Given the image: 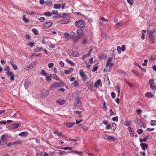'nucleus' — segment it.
Segmentation results:
<instances>
[{
  "mask_svg": "<svg viewBox=\"0 0 156 156\" xmlns=\"http://www.w3.org/2000/svg\"><path fill=\"white\" fill-rule=\"evenodd\" d=\"M64 35L66 39L67 40H68L69 39V35L68 33H64Z\"/></svg>",
  "mask_w": 156,
  "mask_h": 156,
  "instance_id": "obj_32",
  "label": "nucleus"
},
{
  "mask_svg": "<svg viewBox=\"0 0 156 156\" xmlns=\"http://www.w3.org/2000/svg\"><path fill=\"white\" fill-rule=\"evenodd\" d=\"M69 153H73V154H78L79 155H82L83 154L82 152H78L75 150L69 152Z\"/></svg>",
  "mask_w": 156,
  "mask_h": 156,
  "instance_id": "obj_14",
  "label": "nucleus"
},
{
  "mask_svg": "<svg viewBox=\"0 0 156 156\" xmlns=\"http://www.w3.org/2000/svg\"><path fill=\"white\" fill-rule=\"evenodd\" d=\"M74 85L75 87H78L79 86V83L77 80H75L74 82Z\"/></svg>",
  "mask_w": 156,
  "mask_h": 156,
  "instance_id": "obj_46",
  "label": "nucleus"
},
{
  "mask_svg": "<svg viewBox=\"0 0 156 156\" xmlns=\"http://www.w3.org/2000/svg\"><path fill=\"white\" fill-rule=\"evenodd\" d=\"M43 49V47L41 46H37L36 48L34 49V51L35 52H37L41 51Z\"/></svg>",
  "mask_w": 156,
  "mask_h": 156,
  "instance_id": "obj_19",
  "label": "nucleus"
},
{
  "mask_svg": "<svg viewBox=\"0 0 156 156\" xmlns=\"http://www.w3.org/2000/svg\"><path fill=\"white\" fill-rule=\"evenodd\" d=\"M121 50L122 51H124L126 50V46H125V45H122V47H121Z\"/></svg>",
  "mask_w": 156,
  "mask_h": 156,
  "instance_id": "obj_62",
  "label": "nucleus"
},
{
  "mask_svg": "<svg viewBox=\"0 0 156 156\" xmlns=\"http://www.w3.org/2000/svg\"><path fill=\"white\" fill-rule=\"evenodd\" d=\"M115 140V138L113 136H109L108 138V140L112 141H114Z\"/></svg>",
  "mask_w": 156,
  "mask_h": 156,
  "instance_id": "obj_35",
  "label": "nucleus"
},
{
  "mask_svg": "<svg viewBox=\"0 0 156 156\" xmlns=\"http://www.w3.org/2000/svg\"><path fill=\"white\" fill-rule=\"evenodd\" d=\"M77 33L78 35L76 34L75 32H71L70 33V36L71 38L73 40L74 42H77L79 39L80 35H83V30L81 29H79L77 31Z\"/></svg>",
  "mask_w": 156,
  "mask_h": 156,
  "instance_id": "obj_1",
  "label": "nucleus"
},
{
  "mask_svg": "<svg viewBox=\"0 0 156 156\" xmlns=\"http://www.w3.org/2000/svg\"><path fill=\"white\" fill-rule=\"evenodd\" d=\"M57 87L56 83H54L50 87V89L51 90H53Z\"/></svg>",
  "mask_w": 156,
  "mask_h": 156,
  "instance_id": "obj_20",
  "label": "nucleus"
},
{
  "mask_svg": "<svg viewBox=\"0 0 156 156\" xmlns=\"http://www.w3.org/2000/svg\"><path fill=\"white\" fill-rule=\"evenodd\" d=\"M101 84L102 83L101 80L99 79L95 82L94 87L98 88L99 87L100 85H101Z\"/></svg>",
  "mask_w": 156,
  "mask_h": 156,
  "instance_id": "obj_8",
  "label": "nucleus"
},
{
  "mask_svg": "<svg viewBox=\"0 0 156 156\" xmlns=\"http://www.w3.org/2000/svg\"><path fill=\"white\" fill-rule=\"evenodd\" d=\"M1 140H2L3 142L4 143L5 141L7 138V136L5 134H3L1 137Z\"/></svg>",
  "mask_w": 156,
  "mask_h": 156,
  "instance_id": "obj_12",
  "label": "nucleus"
},
{
  "mask_svg": "<svg viewBox=\"0 0 156 156\" xmlns=\"http://www.w3.org/2000/svg\"><path fill=\"white\" fill-rule=\"evenodd\" d=\"M49 91L48 90L45 91L44 92L45 94L43 95V96L45 97H47L49 94Z\"/></svg>",
  "mask_w": 156,
  "mask_h": 156,
  "instance_id": "obj_47",
  "label": "nucleus"
},
{
  "mask_svg": "<svg viewBox=\"0 0 156 156\" xmlns=\"http://www.w3.org/2000/svg\"><path fill=\"white\" fill-rule=\"evenodd\" d=\"M90 55V53H88L87 55H83L82 58L83 60H84L85 58H87V57H89Z\"/></svg>",
  "mask_w": 156,
  "mask_h": 156,
  "instance_id": "obj_36",
  "label": "nucleus"
},
{
  "mask_svg": "<svg viewBox=\"0 0 156 156\" xmlns=\"http://www.w3.org/2000/svg\"><path fill=\"white\" fill-rule=\"evenodd\" d=\"M6 123V121L5 120L2 121H0V125H1L2 124H5Z\"/></svg>",
  "mask_w": 156,
  "mask_h": 156,
  "instance_id": "obj_63",
  "label": "nucleus"
},
{
  "mask_svg": "<svg viewBox=\"0 0 156 156\" xmlns=\"http://www.w3.org/2000/svg\"><path fill=\"white\" fill-rule=\"evenodd\" d=\"M151 124L152 126L156 125V121L154 120H151Z\"/></svg>",
  "mask_w": 156,
  "mask_h": 156,
  "instance_id": "obj_42",
  "label": "nucleus"
},
{
  "mask_svg": "<svg viewBox=\"0 0 156 156\" xmlns=\"http://www.w3.org/2000/svg\"><path fill=\"white\" fill-rule=\"evenodd\" d=\"M52 15L53 14L55 15H57L58 13V12L57 11H55L53 10L52 11Z\"/></svg>",
  "mask_w": 156,
  "mask_h": 156,
  "instance_id": "obj_56",
  "label": "nucleus"
},
{
  "mask_svg": "<svg viewBox=\"0 0 156 156\" xmlns=\"http://www.w3.org/2000/svg\"><path fill=\"white\" fill-rule=\"evenodd\" d=\"M54 133H56L58 136H61L62 135V133H60V132H59L58 131H56L55 132H54Z\"/></svg>",
  "mask_w": 156,
  "mask_h": 156,
  "instance_id": "obj_51",
  "label": "nucleus"
},
{
  "mask_svg": "<svg viewBox=\"0 0 156 156\" xmlns=\"http://www.w3.org/2000/svg\"><path fill=\"white\" fill-rule=\"evenodd\" d=\"M112 120L114 121H118V117L117 116H116L115 117H113L112 118Z\"/></svg>",
  "mask_w": 156,
  "mask_h": 156,
  "instance_id": "obj_57",
  "label": "nucleus"
},
{
  "mask_svg": "<svg viewBox=\"0 0 156 156\" xmlns=\"http://www.w3.org/2000/svg\"><path fill=\"white\" fill-rule=\"evenodd\" d=\"M147 34L149 36V37L154 36L153 34V33L154 32L153 31L147 30Z\"/></svg>",
  "mask_w": 156,
  "mask_h": 156,
  "instance_id": "obj_23",
  "label": "nucleus"
},
{
  "mask_svg": "<svg viewBox=\"0 0 156 156\" xmlns=\"http://www.w3.org/2000/svg\"><path fill=\"white\" fill-rule=\"evenodd\" d=\"M78 126H80L81 128H82L84 131H87L88 129V128L87 127L84 126V125L82 124H81L80 125H79Z\"/></svg>",
  "mask_w": 156,
  "mask_h": 156,
  "instance_id": "obj_16",
  "label": "nucleus"
},
{
  "mask_svg": "<svg viewBox=\"0 0 156 156\" xmlns=\"http://www.w3.org/2000/svg\"><path fill=\"white\" fill-rule=\"evenodd\" d=\"M144 62L142 64L143 66H145L147 65V63L148 62V60L147 59H145L144 61Z\"/></svg>",
  "mask_w": 156,
  "mask_h": 156,
  "instance_id": "obj_52",
  "label": "nucleus"
},
{
  "mask_svg": "<svg viewBox=\"0 0 156 156\" xmlns=\"http://www.w3.org/2000/svg\"><path fill=\"white\" fill-rule=\"evenodd\" d=\"M6 74L9 76H11L12 75L14 74L12 72L10 71H8L7 72Z\"/></svg>",
  "mask_w": 156,
  "mask_h": 156,
  "instance_id": "obj_39",
  "label": "nucleus"
},
{
  "mask_svg": "<svg viewBox=\"0 0 156 156\" xmlns=\"http://www.w3.org/2000/svg\"><path fill=\"white\" fill-rule=\"evenodd\" d=\"M149 38L150 40L149 41V44H152L154 43L155 39L154 36L149 37Z\"/></svg>",
  "mask_w": 156,
  "mask_h": 156,
  "instance_id": "obj_15",
  "label": "nucleus"
},
{
  "mask_svg": "<svg viewBox=\"0 0 156 156\" xmlns=\"http://www.w3.org/2000/svg\"><path fill=\"white\" fill-rule=\"evenodd\" d=\"M10 63L14 69L15 70H16L18 68L17 66L16 65L14 64L13 60H10Z\"/></svg>",
  "mask_w": 156,
  "mask_h": 156,
  "instance_id": "obj_17",
  "label": "nucleus"
},
{
  "mask_svg": "<svg viewBox=\"0 0 156 156\" xmlns=\"http://www.w3.org/2000/svg\"><path fill=\"white\" fill-rule=\"evenodd\" d=\"M14 126L13 127L14 128H18V127H19L20 126H21V123H17V124H15L14 125Z\"/></svg>",
  "mask_w": 156,
  "mask_h": 156,
  "instance_id": "obj_38",
  "label": "nucleus"
},
{
  "mask_svg": "<svg viewBox=\"0 0 156 156\" xmlns=\"http://www.w3.org/2000/svg\"><path fill=\"white\" fill-rule=\"evenodd\" d=\"M57 102L59 103V105H62L66 102V101L64 100H59L56 101Z\"/></svg>",
  "mask_w": 156,
  "mask_h": 156,
  "instance_id": "obj_25",
  "label": "nucleus"
},
{
  "mask_svg": "<svg viewBox=\"0 0 156 156\" xmlns=\"http://www.w3.org/2000/svg\"><path fill=\"white\" fill-rule=\"evenodd\" d=\"M46 77V80L48 82H50L51 80L52 76H51V74L49 75L48 74L47 75Z\"/></svg>",
  "mask_w": 156,
  "mask_h": 156,
  "instance_id": "obj_13",
  "label": "nucleus"
},
{
  "mask_svg": "<svg viewBox=\"0 0 156 156\" xmlns=\"http://www.w3.org/2000/svg\"><path fill=\"white\" fill-rule=\"evenodd\" d=\"M75 24L76 26L81 28L85 26L84 22L83 20H80L76 21L75 23Z\"/></svg>",
  "mask_w": 156,
  "mask_h": 156,
  "instance_id": "obj_5",
  "label": "nucleus"
},
{
  "mask_svg": "<svg viewBox=\"0 0 156 156\" xmlns=\"http://www.w3.org/2000/svg\"><path fill=\"white\" fill-rule=\"evenodd\" d=\"M76 102L77 104H79L80 102V98L79 97H77L76 99Z\"/></svg>",
  "mask_w": 156,
  "mask_h": 156,
  "instance_id": "obj_54",
  "label": "nucleus"
},
{
  "mask_svg": "<svg viewBox=\"0 0 156 156\" xmlns=\"http://www.w3.org/2000/svg\"><path fill=\"white\" fill-rule=\"evenodd\" d=\"M143 132V130L141 129H138L137 131V133L139 134H141Z\"/></svg>",
  "mask_w": 156,
  "mask_h": 156,
  "instance_id": "obj_50",
  "label": "nucleus"
},
{
  "mask_svg": "<svg viewBox=\"0 0 156 156\" xmlns=\"http://www.w3.org/2000/svg\"><path fill=\"white\" fill-rule=\"evenodd\" d=\"M52 25V23L51 22H46L43 26L44 29H48Z\"/></svg>",
  "mask_w": 156,
  "mask_h": 156,
  "instance_id": "obj_6",
  "label": "nucleus"
},
{
  "mask_svg": "<svg viewBox=\"0 0 156 156\" xmlns=\"http://www.w3.org/2000/svg\"><path fill=\"white\" fill-rule=\"evenodd\" d=\"M111 95L112 98H114L115 97L116 94L114 92H112L111 94Z\"/></svg>",
  "mask_w": 156,
  "mask_h": 156,
  "instance_id": "obj_59",
  "label": "nucleus"
},
{
  "mask_svg": "<svg viewBox=\"0 0 156 156\" xmlns=\"http://www.w3.org/2000/svg\"><path fill=\"white\" fill-rule=\"evenodd\" d=\"M154 95L152 94L151 92H148L145 94V96L147 98H151L153 97Z\"/></svg>",
  "mask_w": 156,
  "mask_h": 156,
  "instance_id": "obj_21",
  "label": "nucleus"
},
{
  "mask_svg": "<svg viewBox=\"0 0 156 156\" xmlns=\"http://www.w3.org/2000/svg\"><path fill=\"white\" fill-rule=\"evenodd\" d=\"M44 15L46 16H50L52 15V13L49 12H47L44 13Z\"/></svg>",
  "mask_w": 156,
  "mask_h": 156,
  "instance_id": "obj_37",
  "label": "nucleus"
},
{
  "mask_svg": "<svg viewBox=\"0 0 156 156\" xmlns=\"http://www.w3.org/2000/svg\"><path fill=\"white\" fill-rule=\"evenodd\" d=\"M140 145L142 149L144 151L146 149H147L148 147V145L146 143H141L140 144Z\"/></svg>",
  "mask_w": 156,
  "mask_h": 156,
  "instance_id": "obj_9",
  "label": "nucleus"
},
{
  "mask_svg": "<svg viewBox=\"0 0 156 156\" xmlns=\"http://www.w3.org/2000/svg\"><path fill=\"white\" fill-rule=\"evenodd\" d=\"M51 76H52V78L54 79L55 80H57L59 81H61V80L60 79H59L57 75L56 74H51Z\"/></svg>",
  "mask_w": 156,
  "mask_h": 156,
  "instance_id": "obj_11",
  "label": "nucleus"
},
{
  "mask_svg": "<svg viewBox=\"0 0 156 156\" xmlns=\"http://www.w3.org/2000/svg\"><path fill=\"white\" fill-rule=\"evenodd\" d=\"M28 134V133L27 132H24L20 133L19 134V135L20 136H27Z\"/></svg>",
  "mask_w": 156,
  "mask_h": 156,
  "instance_id": "obj_22",
  "label": "nucleus"
},
{
  "mask_svg": "<svg viewBox=\"0 0 156 156\" xmlns=\"http://www.w3.org/2000/svg\"><path fill=\"white\" fill-rule=\"evenodd\" d=\"M39 20L41 22H42L45 20V18L44 17H42L39 18Z\"/></svg>",
  "mask_w": 156,
  "mask_h": 156,
  "instance_id": "obj_60",
  "label": "nucleus"
},
{
  "mask_svg": "<svg viewBox=\"0 0 156 156\" xmlns=\"http://www.w3.org/2000/svg\"><path fill=\"white\" fill-rule=\"evenodd\" d=\"M41 75L42 76H46L48 73H45V70L44 69H42L41 70Z\"/></svg>",
  "mask_w": 156,
  "mask_h": 156,
  "instance_id": "obj_33",
  "label": "nucleus"
},
{
  "mask_svg": "<svg viewBox=\"0 0 156 156\" xmlns=\"http://www.w3.org/2000/svg\"><path fill=\"white\" fill-rule=\"evenodd\" d=\"M4 69L5 71H6L7 72L9 71V66H6L4 68Z\"/></svg>",
  "mask_w": 156,
  "mask_h": 156,
  "instance_id": "obj_55",
  "label": "nucleus"
},
{
  "mask_svg": "<svg viewBox=\"0 0 156 156\" xmlns=\"http://www.w3.org/2000/svg\"><path fill=\"white\" fill-rule=\"evenodd\" d=\"M112 58L111 57L108 59L106 64V68L104 69V72L111 71L112 66L114 65V63L112 62Z\"/></svg>",
  "mask_w": 156,
  "mask_h": 156,
  "instance_id": "obj_2",
  "label": "nucleus"
},
{
  "mask_svg": "<svg viewBox=\"0 0 156 156\" xmlns=\"http://www.w3.org/2000/svg\"><path fill=\"white\" fill-rule=\"evenodd\" d=\"M30 84V82L28 80H25L24 83V86L25 88L26 89H27L29 87Z\"/></svg>",
  "mask_w": 156,
  "mask_h": 156,
  "instance_id": "obj_7",
  "label": "nucleus"
},
{
  "mask_svg": "<svg viewBox=\"0 0 156 156\" xmlns=\"http://www.w3.org/2000/svg\"><path fill=\"white\" fill-rule=\"evenodd\" d=\"M148 83L150 84V86L154 85L155 83L154 80L153 79H150L149 80Z\"/></svg>",
  "mask_w": 156,
  "mask_h": 156,
  "instance_id": "obj_18",
  "label": "nucleus"
},
{
  "mask_svg": "<svg viewBox=\"0 0 156 156\" xmlns=\"http://www.w3.org/2000/svg\"><path fill=\"white\" fill-rule=\"evenodd\" d=\"M117 51L118 52L119 54H120L121 51V48L119 46H118L117 48Z\"/></svg>",
  "mask_w": 156,
  "mask_h": 156,
  "instance_id": "obj_45",
  "label": "nucleus"
},
{
  "mask_svg": "<svg viewBox=\"0 0 156 156\" xmlns=\"http://www.w3.org/2000/svg\"><path fill=\"white\" fill-rule=\"evenodd\" d=\"M132 71L133 73L135 74L136 75L139 76L140 75V73L137 72L136 71H135L134 70H133Z\"/></svg>",
  "mask_w": 156,
  "mask_h": 156,
  "instance_id": "obj_61",
  "label": "nucleus"
},
{
  "mask_svg": "<svg viewBox=\"0 0 156 156\" xmlns=\"http://www.w3.org/2000/svg\"><path fill=\"white\" fill-rule=\"evenodd\" d=\"M116 72L118 73H120L122 74H123V75L125 76H127V73L126 72H125L120 69H117L116 70Z\"/></svg>",
  "mask_w": 156,
  "mask_h": 156,
  "instance_id": "obj_24",
  "label": "nucleus"
},
{
  "mask_svg": "<svg viewBox=\"0 0 156 156\" xmlns=\"http://www.w3.org/2000/svg\"><path fill=\"white\" fill-rule=\"evenodd\" d=\"M61 6L60 4H55L54 5V8L56 9H59L61 8Z\"/></svg>",
  "mask_w": 156,
  "mask_h": 156,
  "instance_id": "obj_27",
  "label": "nucleus"
},
{
  "mask_svg": "<svg viewBox=\"0 0 156 156\" xmlns=\"http://www.w3.org/2000/svg\"><path fill=\"white\" fill-rule=\"evenodd\" d=\"M68 53L69 55L73 57H78L79 56V54L78 52L72 50H69L68 51Z\"/></svg>",
  "mask_w": 156,
  "mask_h": 156,
  "instance_id": "obj_4",
  "label": "nucleus"
},
{
  "mask_svg": "<svg viewBox=\"0 0 156 156\" xmlns=\"http://www.w3.org/2000/svg\"><path fill=\"white\" fill-rule=\"evenodd\" d=\"M54 66V64L53 63H49L48 64V67L50 68Z\"/></svg>",
  "mask_w": 156,
  "mask_h": 156,
  "instance_id": "obj_53",
  "label": "nucleus"
},
{
  "mask_svg": "<svg viewBox=\"0 0 156 156\" xmlns=\"http://www.w3.org/2000/svg\"><path fill=\"white\" fill-rule=\"evenodd\" d=\"M150 87L151 89L153 90V92L154 93L156 90V85H153L150 86Z\"/></svg>",
  "mask_w": 156,
  "mask_h": 156,
  "instance_id": "obj_34",
  "label": "nucleus"
},
{
  "mask_svg": "<svg viewBox=\"0 0 156 156\" xmlns=\"http://www.w3.org/2000/svg\"><path fill=\"white\" fill-rule=\"evenodd\" d=\"M56 84L57 86V87L60 86H62L64 85V82L62 83H56Z\"/></svg>",
  "mask_w": 156,
  "mask_h": 156,
  "instance_id": "obj_41",
  "label": "nucleus"
},
{
  "mask_svg": "<svg viewBox=\"0 0 156 156\" xmlns=\"http://www.w3.org/2000/svg\"><path fill=\"white\" fill-rule=\"evenodd\" d=\"M57 148L60 149H63L64 150H72L73 149V148L72 147H66L64 148L63 147H61V148H59V147H57Z\"/></svg>",
  "mask_w": 156,
  "mask_h": 156,
  "instance_id": "obj_26",
  "label": "nucleus"
},
{
  "mask_svg": "<svg viewBox=\"0 0 156 156\" xmlns=\"http://www.w3.org/2000/svg\"><path fill=\"white\" fill-rule=\"evenodd\" d=\"M34 63H31L30 64H29L27 66V70H30L31 68L32 67V68H33L34 67Z\"/></svg>",
  "mask_w": 156,
  "mask_h": 156,
  "instance_id": "obj_29",
  "label": "nucleus"
},
{
  "mask_svg": "<svg viewBox=\"0 0 156 156\" xmlns=\"http://www.w3.org/2000/svg\"><path fill=\"white\" fill-rule=\"evenodd\" d=\"M28 45L31 48L34 47L35 45V43L31 42H30Z\"/></svg>",
  "mask_w": 156,
  "mask_h": 156,
  "instance_id": "obj_40",
  "label": "nucleus"
},
{
  "mask_svg": "<svg viewBox=\"0 0 156 156\" xmlns=\"http://www.w3.org/2000/svg\"><path fill=\"white\" fill-rule=\"evenodd\" d=\"M98 66H94V68L92 69V71L93 72H94L95 71H97L98 69Z\"/></svg>",
  "mask_w": 156,
  "mask_h": 156,
  "instance_id": "obj_48",
  "label": "nucleus"
},
{
  "mask_svg": "<svg viewBox=\"0 0 156 156\" xmlns=\"http://www.w3.org/2000/svg\"><path fill=\"white\" fill-rule=\"evenodd\" d=\"M79 73L83 81H86L88 79V76L85 73L83 70L82 69L80 70Z\"/></svg>",
  "mask_w": 156,
  "mask_h": 156,
  "instance_id": "obj_3",
  "label": "nucleus"
},
{
  "mask_svg": "<svg viewBox=\"0 0 156 156\" xmlns=\"http://www.w3.org/2000/svg\"><path fill=\"white\" fill-rule=\"evenodd\" d=\"M42 154L41 152L38 151L37 153L36 156H41Z\"/></svg>",
  "mask_w": 156,
  "mask_h": 156,
  "instance_id": "obj_64",
  "label": "nucleus"
},
{
  "mask_svg": "<svg viewBox=\"0 0 156 156\" xmlns=\"http://www.w3.org/2000/svg\"><path fill=\"white\" fill-rule=\"evenodd\" d=\"M107 57V55L105 54H103L101 55L99 57V58L100 59H104L106 58Z\"/></svg>",
  "mask_w": 156,
  "mask_h": 156,
  "instance_id": "obj_30",
  "label": "nucleus"
},
{
  "mask_svg": "<svg viewBox=\"0 0 156 156\" xmlns=\"http://www.w3.org/2000/svg\"><path fill=\"white\" fill-rule=\"evenodd\" d=\"M32 31L35 35H37L38 34V31L37 29H33Z\"/></svg>",
  "mask_w": 156,
  "mask_h": 156,
  "instance_id": "obj_44",
  "label": "nucleus"
},
{
  "mask_svg": "<svg viewBox=\"0 0 156 156\" xmlns=\"http://www.w3.org/2000/svg\"><path fill=\"white\" fill-rule=\"evenodd\" d=\"M23 20L25 23H27L29 22V20L26 18V16L25 15L23 16Z\"/></svg>",
  "mask_w": 156,
  "mask_h": 156,
  "instance_id": "obj_28",
  "label": "nucleus"
},
{
  "mask_svg": "<svg viewBox=\"0 0 156 156\" xmlns=\"http://www.w3.org/2000/svg\"><path fill=\"white\" fill-rule=\"evenodd\" d=\"M134 0H127V2L131 5L133 4V2Z\"/></svg>",
  "mask_w": 156,
  "mask_h": 156,
  "instance_id": "obj_43",
  "label": "nucleus"
},
{
  "mask_svg": "<svg viewBox=\"0 0 156 156\" xmlns=\"http://www.w3.org/2000/svg\"><path fill=\"white\" fill-rule=\"evenodd\" d=\"M109 136V135L106 134H104L102 136V137L103 138L107 140H108Z\"/></svg>",
  "mask_w": 156,
  "mask_h": 156,
  "instance_id": "obj_31",
  "label": "nucleus"
},
{
  "mask_svg": "<svg viewBox=\"0 0 156 156\" xmlns=\"http://www.w3.org/2000/svg\"><path fill=\"white\" fill-rule=\"evenodd\" d=\"M134 64L136 66L139 67L140 69H143V68L141 67L138 63L136 62H134Z\"/></svg>",
  "mask_w": 156,
  "mask_h": 156,
  "instance_id": "obj_58",
  "label": "nucleus"
},
{
  "mask_svg": "<svg viewBox=\"0 0 156 156\" xmlns=\"http://www.w3.org/2000/svg\"><path fill=\"white\" fill-rule=\"evenodd\" d=\"M130 124H131L130 122L129 121H126L124 123V124L126 126H129L130 125Z\"/></svg>",
  "mask_w": 156,
  "mask_h": 156,
  "instance_id": "obj_49",
  "label": "nucleus"
},
{
  "mask_svg": "<svg viewBox=\"0 0 156 156\" xmlns=\"http://www.w3.org/2000/svg\"><path fill=\"white\" fill-rule=\"evenodd\" d=\"M74 122H65L64 123V125L68 127L71 128L74 125Z\"/></svg>",
  "mask_w": 156,
  "mask_h": 156,
  "instance_id": "obj_10",
  "label": "nucleus"
}]
</instances>
